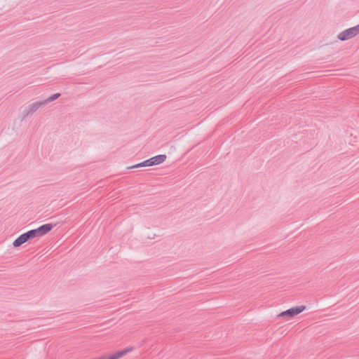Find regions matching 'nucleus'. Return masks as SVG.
I'll use <instances>...</instances> for the list:
<instances>
[{"label": "nucleus", "instance_id": "f257e3e1", "mask_svg": "<svg viewBox=\"0 0 359 359\" xmlns=\"http://www.w3.org/2000/svg\"><path fill=\"white\" fill-rule=\"evenodd\" d=\"M53 229V225L50 224H43L39 228L33 230H30L22 235H20L18 238H16L13 243V245L15 248H18L22 244L27 242L29 240L32 239L36 237H41L46 233H48L49 231H51Z\"/></svg>", "mask_w": 359, "mask_h": 359}, {"label": "nucleus", "instance_id": "f03ea898", "mask_svg": "<svg viewBox=\"0 0 359 359\" xmlns=\"http://www.w3.org/2000/svg\"><path fill=\"white\" fill-rule=\"evenodd\" d=\"M166 159V156L164 154L157 155L148 160L143 161L142 163H138L132 168H140V167H149L152 165H159L163 163Z\"/></svg>", "mask_w": 359, "mask_h": 359}, {"label": "nucleus", "instance_id": "7ed1b4c3", "mask_svg": "<svg viewBox=\"0 0 359 359\" xmlns=\"http://www.w3.org/2000/svg\"><path fill=\"white\" fill-rule=\"evenodd\" d=\"M359 34V25L340 32L337 38L340 41L351 39Z\"/></svg>", "mask_w": 359, "mask_h": 359}, {"label": "nucleus", "instance_id": "20e7f679", "mask_svg": "<svg viewBox=\"0 0 359 359\" xmlns=\"http://www.w3.org/2000/svg\"><path fill=\"white\" fill-rule=\"evenodd\" d=\"M306 309L305 306H297L281 312L278 316L279 318L287 317L288 319L299 314Z\"/></svg>", "mask_w": 359, "mask_h": 359}, {"label": "nucleus", "instance_id": "39448f33", "mask_svg": "<svg viewBox=\"0 0 359 359\" xmlns=\"http://www.w3.org/2000/svg\"><path fill=\"white\" fill-rule=\"evenodd\" d=\"M131 350H132L131 348H127L122 351H118L117 353H116L111 355L102 356V357L97 358L95 359H118V358H121L122 356H123L124 355H126V353H128V352H130Z\"/></svg>", "mask_w": 359, "mask_h": 359}, {"label": "nucleus", "instance_id": "423d86ee", "mask_svg": "<svg viewBox=\"0 0 359 359\" xmlns=\"http://www.w3.org/2000/svg\"><path fill=\"white\" fill-rule=\"evenodd\" d=\"M59 95H60V94H55L53 96H52L50 100H53L59 97Z\"/></svg>", "mask_w": 359, "mask_h": 359}]
</instances>
